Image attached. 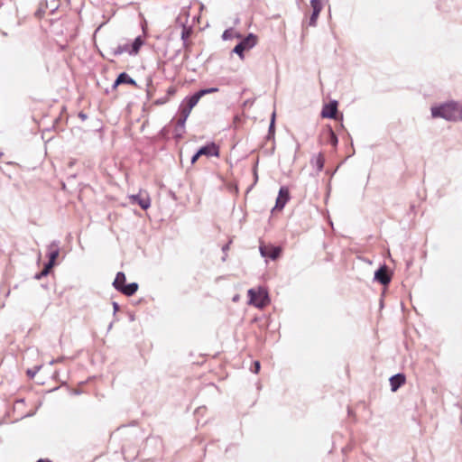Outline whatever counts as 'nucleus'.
<instances>
[{
	"instance_id": "obj_1",
	"label": "nucleus",
	"mask_w": 462,
	"mask_h": 462,
	"mask_svg": "<svg viewBox=\"0 0 462 462\" xmlns=\"http://www.w3.org/2000/svg\"><path fill=\"white\" fill-rule=\"evenodd\" d=\"M431 116L434 118L441 117L448 121L462 120V105L451 101L433 106L431 107Z\"/></svg>"
},
{
	"instance_id": "obj_2",
	"label": "nucleus",
	"mask_w": 462,
	"mask_h": 462,
	"mask_svg": "<svg viewBox=\"0 0 462 462\" xmlns=\"http://www.w3.org/2000/svg\"><path fill=\"white\" fill-rule=\"evenodd\" d=\"M249 303L256 308H263L269 302L267 291L263 287L248 291Z\"/></svg>"
},
{
	"instance_id": "obj_3",
	"label": "nucleus",
	"mask_w": 462,
	"mask_h": 462,
	"mask_svg": "<svg viewBox=\"0 0 462 462\" xmlns=\"http://www.w3.org/2000/svg\"><path fill=\"white\" fill-rule=\"evenodd\" d=\"M143 45V40L139 36L135 38L132 44L125 43L117 46L115 50V54L120 55L123 53H128L130 55L138 54L141 47Z\"/></svg>"
},
{
	"instance_id": "obj_4",
	"label": "nucleus",
	"mask_w": 462,
	"mask_h": 462,
	"mask_svg": "<svg viewBox=\"0 0 462 462\" xmlns=\"http://www.w3.org/2000/svg\"><path fill=\"white\" fill-rule=\"evenodd\" d=\"M258 38L256 35L250 33L247 37L243 39L235 48L234 52H236L241 59L244 58V52L245 51H249L254 45H256Z\"/></svg>"
},
{
	"instance_id": "obj_5",
	"label": "nucleus",
	"mask_w": 462,
	"mask_h": 462,
	"mask_svg": "<svg viewBox=\"0 0 462 462\" xmlns=\"http://www.w3.org/2000/svg\"><path fill=\"white\" fill-rule=\"evenodd\" d=\"M60 248L57 243H51L48 246V257L49 263L45 264L43 270L41 273V276H46L52 267L55 265L56 259L59 257Z\"/></svg>"
},
{
	"instance_id": "obj_6",
	"label": "nucleus",
	"mask_w": 462,
	"mask_h": 462,
	"mask_svg": "<svg viewBox=\"0 0 462 462\" xmlns=\"http://www.w3.org/2000/svg\"><path fill=\"white\" fill-rule=\"evenodd\" d=\"M217 91H218V88H217L201 89V90L198 91L197 93H195L194 95H192L191 97H186L183 100V102L185 104H187L191 109H193V107L197 106V104L199 103V99L202 97H204L207 94L215 93Z\"/></svg>"
},
{
	"instance_id": "obj_7",
	"label": "nucleus",
	"mask_w": 462,
	"mask_h": 462,
	"mask_svg": "<svg viewBox=\"0 0 462 462\" xmlns=\"http://www.w3.org/2000/svg\"><path fill=\"white\" fill-rule=\"evenodd\" d=\"M260 252L263 256L275 260L280 256L282 249L278 246L263 245L260 246Z\"/></svg>"
},
{
	"instance_id": "obj_8",
	"label": "nucleus",
	"mask_w": 462,
	"mask_h": 462,
	"mask_svg": "<svg viewBox=\"0 0 462 462\" xmlns=\"http://www.w3.org/2000/svg\"><path fill=\"white\" fill-rule=\"evenodd\" d=\"M337 102L331 101L328 104L325 105L321 111V116L323 118H337Z\"/></svg>"
},
{
	"instance_id": "obj_9",
	"label": "nucleus",
	"mask_w": 462,
	"mask_h": 462,
	"mask_svg": "<svg viewBox=\"0 0 462 462\" xmlns=\"http://www.w3.org/2000/svg\"><path fill=\"white\" fill-rule=\"evenodd\" d=\"M290 199L289 189L286 187H282L279 190L278 198L276 199L275 208L282 210Z\"/></svg>"
},
{
	"instance_id": "obj_10",
	"label": "nucleus",
	"mask_w": 462,
	"mask_h": 462,
	"mask_svg": "<svg viewBox=\"0 0 462 462\" xmlns=\"http://www.w3.org/2000/svg\"><path fill=\"white\" fill-rule=\"evenodd\" d=\"M199 154L210 156H219V147L215 143H210L199 150Z\"/></svg>"
},
{
	"instance_id": "obj_11",
	"label": "nucleus",
	"mask_w": 462,
	"mask_h": 462,
	"mask_svg": "<svg viewBox=\"0 0 462 462\" xmlns=\"http://www.w3.org/2000/svg\"><path fill=\"white\" fill-rule=\"evenodd\" d=\"M121 84H129L131 86L136 87V82L134 79H133L127 73L123 72L118 75L117 79H116L113 88H116Z\"/></svg>"
},
{
	"instance_id": "obj_12",
	"label": "nucleus",
	"mask_w": 462,
	"mask_h": 462,
	"mask_svg": "<svg viewBox=\"0 0 462 462\" xmlns=\"http://www.w3.org/2000/svg\"><path fill=\"white\" fill-rule=\"evenodd\" d=\"M406 382V377L403 374H397L390 378L391 390L396 392Z\"/></svg>"
},
{
	"instance_id": "obj_13",
	"label": "nucleus",
	"mask_w": 462,
	"mask_h": 462,
	"mask_svg": "<svg viewBox=\"0 0 462 462\" xmlns=\"http://www.w3.org/2000/svg\"><path fill=\"white\" fill-rule=\"evenodd\" d=\"M375 279L382 284L386 285L391 282V277L388 274L386 266L379 268L374 274Z\"/></svg>"
},
{
	"instance_id": "obj_14",
	"label": "nucleus",
	"mask_w": 462,
	"mask_h": 462,
	"mask_svg": "<svg viewBox=\"0 0 462 462\" xmlns=\"http://www.w3.org/2000/svg\"><path fill=\"white\" fill-rule=\"evenodd\" d=\"M311 7L313 9V13L310 19V25L314 26L316 24V21L318 19V16L321 11V3L319 0H311L310 2Z\"/></svg>"
},
{
	"instance_id": "obj_15",
	"label": "nucleus",
	"mask_w": 462,
	"mask_h": 462,
	"mask_svg": "<svg viewBox=\"0 0 462 462\" xmlns=\"http://www.w3.org/2000/svg\"><path fill=\"white\" fill-rule=\"evenodd\" d=\"M132 203H137L143 209L150 207V199L148 197H142L139 195H132L130 197Z\"/></svg>"
},
{
	"instance_id": "obj_16",
	"label": "nucleus",
	"mask_w": 462,
	"mask_h": 462,
	"mask_svg": "<svg viewBox=\"0 0 462 462\" xmlns=\"http://www.w3.org/2000/svg\"><path fill=\"white\" fill-rule=\"evenodd\" d=\"M322 134L327 139V142L329 143L333 147L337 146V137L331 127L325 129Z\"/></svg>"
},
{
	"instance_id": "obj_17",
	"label": "nucleus",
	"mask_w": 462,
	"mask_h": 462,
	"mask_svg": "<svg viewBox=\"0 0 462 462\" xmlns=\"http://www.w3.org/2000/svg\"><path fill=\"white\" fill-rule=\"evenodd\" d=\"M125 281H126L125 274L123 272H119L116 273V276L113 282V285L116 288V290L120 291L122 290L123 286L125 285Z\"/></svg>"
},
{
	"instance_id": "obj_18",
	"label": "nucleus",
	"mask_w": 462,
	"mask_h": 462,
	"mask_svg": "<svg viewBox=\"0 0 462 462\" xmlns=\"http://www.w3.org/2000/svg\"><path fill=\"white\" fill-rule=\"evenodd\" d=\"M138 284L136 282H132V283H129V284H125V286H123L122 290L120 291V292H122L123 294L126 295V296H132L134 295L137 290H138Z\"/></svg>"
},
{
	"instance_id": "obj_19",
	"label": "nucleus",
	"mask_w": 462,
	"mask_h": 462,
	"mask_svg": "<svg viewBox=\"0 0 462 462\" xmlns=\"http://www.w3.org/2000/svg\"><path fill=\"white\" fill-rule=\"evenodd\" d=\"M191 111L192 109L182 101L180 106V115L183 116L184 117H189Z\"/></svg>"
},
{
	"instance_id": "obj_20",
	"label": "nucleus",
	"mask_w": 462,
	"mask_h": 462,
	"mask_svg": "<svg viewBox=\"0 0 462 462\" xmlns=\"http://www.w3.org/2000/svg\"><path fill=\"white\" fill-rule=\"evenodd\" d=\"M190 34H191L190 28L183 27V30H182V32H181V39L183 41H186L187 39L189 38Z\"/></svg>"
},
{
	"instance_id": "obj_21",
	"label": "nucleus",
	"mask_w": 462,
	"mask_h": 462,
	"mask_svg": "<svg viewBox=\"0 0 462 462\" xmlns=\"http://www.w3.org/2000/svg\"><path fill=\"white\" fill-rule=\"evenodd\" d=\"M187 119H188V117H184L183 116L180 115V117L178 118V121H177V125L180 127H184Z\"/></svg>"
},
{
	"instance_id": "obj_22",
	"label": "nucleus",
	"mask_w": 462,
	"mask_h": 462,
	"mask_svg": "<svg viewBox=\"0 0 462 462\" xmlns=\"http://www.w3.org/2000/svg\"><path fill=\"white\" fill-rule=\"evenodd\" d=\"M260 368H261V365H260V362L259 361H254V369H253V372L255 373V374H258L259 371H260Z\"/></svg>"
},
{
	"instance_id": "obj_23",
	"label": "nucleus",
	"mask_w": 462,
	"mask_h": 462,
	"mask_svg": "<svg viewBox=\"0 0 462 462\" xmlns=\"http://www.w3.org/2000/svg\"><path fill=\"white\" fill-rule=\"evenodd\" d=\"M317 161H318L319 168L321 170L322 167H323V162H324L323 157H322L321 154H319L318 156V160Z\"/></svg>"
},
{
	"instance_id": "obj_24",
	"label": "nucleus",
	"mask_w": 462,
	"mask_h": 462,
	"mask_svg": "<svg viewBox=\"0 0 462 462\" xmlns=\"http://www.w3.org/2000/svg\"><path fill=\"white\" fill-rule=\"evenodd\" d=\"M167 93L171 96H173L176 93L175 88H173V87L169 88Z\"/></svg>"
},
{
	"instance_id": "obj_25",
	"label": "nucleus",
	"mask_w": 462,
	"mask_h": 462,
	"mask_svg": "<svg viewBox=\"0 0 462 462\" xmlns=\"http://www.w3.org/2000/svg\"><path fill=\"white\" fill-rule=\"evenodd\" d=\"M200 156H202V155L199 154V151H198L197 153L191 158V162L194 163Z\"/></svg>"
},
{
	"instance_id": "obj_26",
	"label": "nucleus",
	"mask_w": 462,
	"mask_h": 462,
	"mask_svg": "<svg viewBox=\"0 0 462 462\" xmlns=\"http://www.w3.org/2000/svg\"><path fill=\"white\" fill-rule=\"evenodd\" d=\"M226 32H224V35H223V37H224L225 39L227 37Z\"/></svg>"
},
{
	"instance_id": "obj_27",
	"label": "nucleus",
	"mask_w": 462,
	"mask_h": 462,
	"mask_svg": "<svg viewBox=\"0 0 462 462\" xmlns=\"http://www.w3.org/2000/svg\"><path fill=\"white\" fill-rule=\"evenodd\" d=\"M226 32H224V35H223V37H224L225 39L227 37Z\"/></svg>"
}]
</instances>
